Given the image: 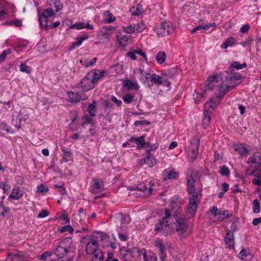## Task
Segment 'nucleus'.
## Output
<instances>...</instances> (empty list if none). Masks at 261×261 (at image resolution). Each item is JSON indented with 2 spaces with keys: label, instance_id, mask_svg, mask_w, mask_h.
I'll list each match as a JSON object with an SVG mask.
<instances>
[{
  "label": "nucleus",
  "instance_id": "1",
  "mask_svg": "<svg viewBox=\"0 0 261 261\" xmlns=\"http://www.w3.org/2000/svg\"><path fill=\"white\" fill-rule=\"evenodd\" d=\"M173 218L169 209H165L164 216L162 220L156 223L154 231L156 233L161 232L165 235L170 232L173 228Z\"/></svg>",
  "mask_w": 261,
  "mask_h": 261
},
{
  "label": "nucleus",
  "instance_id": "2",
  "mask_svg": "<svg viewBox=\"0 0 261 261\" xmlns=\"http://www.w3.org/2000/svg\"><path fill=\"white\" fill-rule=\"evenodd\" d=\"M235 87V84L228 85L226 83L221 84L220 86L213 94L210 101L206 103V108H215L219 103L223 96L230 90Z\"/></svg>",
  "mask_w": 261,
  "mask_h": 261
},
{
  "label": "nucleus",
  "instance_id": "3",
  "mask_svg": "<svg viewBox=\"0 0 261 261\" xmlns=\"http://www.w3.org/2000/svg\"><path fill=\"white\" fill-rule=\"evenodd\" d=\"M74 248L71 238H66L58 243L55 249L54 253L58 258H62L74 250Z\"/></svg>",
  "mask_w": 261,
  "mask_h": 261
},
{
  "label": "nucleus",
  "instance_id": "4",
  "mask_svg": "<svg viewBox=\"0 0 261 261\" xmlns=\"http://www.w3.org/2000/svg\"><path fill=\"white\" fill-rule=\"evenodd\" d=\"M247 163L249 165L250 168L252 169L251 174L256 176L257 170L261 168V154L259 152L252 154L248 159Z\"/></svg>",
  "mask_w": 261,
  "mask_h": 261
},
{
  "label": "nucleus",
  "instance_id": "5",
  "mask_svg": "<svg viewBox=\"0 0 261 261\" xmlns=\"http://www.w3.org/2000/svg\"><path fill=\"white\" fill-rule=\"evenodd\" d=\"M190 145L187 151L189 162H194L197 157L199 148V140L193 138L190 141Z\"/></svg>",
  "mask_w": 261,
  "mask_h": 261
},
{
  "label": "nucleus",
  "instance_id": "6",
  "mask_svg": "<svg viewBox=\"0 0 261 261\" xmlns=\"http://www.w3.org/2000/svg\"><path fill=\"white\" fill-rule=\"evenodd\" d=\"M176 220V230L181 238H185L187 234L188 229L186 219L183 217H178L177 216L174 218Z\"/></svg>",
  "mask_w": 261,
  "mask_h": 261
},
{
  "label": "nucleus",
  "instance_id": "7",
  "mask_svg": "<svg viewBox=\"0 0 261 261\" xmlns=\"http://www.w3.org/2000/svg\"><path fill=\"white\" fill-rule=\"evenodd\" d=\"M223 79L220 74L214 73L207 77L205 90H212L222 83Z\"/></svg>",
  "mask_w": 261,
  "mask_h": 261
},
{
  "label": "nucleus",
  "instance_id": "8",
  "mask_svg": "<svg viewBox=\"0 0 261 261\" xmlns=\"http://www.w3.org/2000/svg\"><path fill=\"white\" fill-rule=\"evenodd\" d=\"M154 31L159 36H164L169 35L173 31V28L168 22H163L155 27Z\"/></svg>",
  "mask_w": 261,
  "mask_h": 261
},
{
  "label": "nucleus",
  "instance_id": "9",
  "mask_svg": "<svg viewBox=\"0 0 261 261\" xmlns=\"http://www.w3.org/2000/svg\"><path fill=\"white\" fill-rule=\"evenodd\" d=\"M195 177L193 175V172L189 173L187 176V191L189 194L194 196L198 195V193L195 189Z\"/></svg>",
  "mask_w": 261,
  "mask_h": 261
},
{
  "label": "nucleus",
  "instance_id": "10",
  "mask_svg": "<svg viewBox=\"0 0 261 261\" xmlns=\"http://www.w3.org/2000/svg\"><path fill=\"white\" fill-rule=\"evenodd\" d=\"M98 249V244L95 237L91 236L89 242L87 243L86 246V251L88 254H92L96 252Z\"/></svg>",
  "mask_w": 261,
  "mask_h": 261
},
{
  "label": "nucleus",
  "instance_id": "11",
  "mask_svg": "<svg viewBox=\"0 0 261 261\" xmlns=\"http://www.w3.org/2000/svg\"><path fill=\"white\" fill-rule=\"evenodd\" d=\"M199 203V198L198 195H190L189 197V203L188 208V213L191 215H194L196 213L197 206Z\"/></svg>",
  "mask_w": 261,
  "mask_h": 261
},
{
  "label": "nucleus",
  "instance_id": "12",
  "mask_svg": "<svg viewBox=\"0 0 261 261\" xmlns=\"http://www.w3.org/2000/svg\"><path fill=\"white\" fill-rule=\"evenodd\" d=\"M91 74H89L88 73L81 82V87L85 91H88L94 87L95 83L91 79Z\"/></svg>",
  "mask_w": 261,
  "mask_h": 261
},
{
  "label": "nucleus",
  "instance_id": "13",
  "mask_svg": "<svg viewBox=\"0 0 261 261\" xmlns=\"http://www.w3.org/2000/svg\"><path fill=\"white\" fill-rule=\"evenodd\" d=\"M146 78L147 81L146 83L149 87L153 86V84L161 85L163 83V79L155 73L147 74Z\"/></svg>",
  "mask_w": 261,
  "mask_h": 261
},
{
  "label": "nucleus",
  "instance_id": "14",
  "mask_svg": "<svg viewBox=\"0 0 261 261\" xmlns=\"http://www.w3.org/2000/svg\"><path fill=\"white\" fill-rule=\"evenodd\" d=\"M117 30V28L112 25H104L99 30V34L104 38L109 39Z\"/></svg>",
  "mask_w": 261,
  "mask_h": 261
},
{
  "label": "nucleus",
  "instance_id": "15",
  "mask_svg": "<svg viewBox=\"0 0 261 261\" xmlns=\"http://www.w3.org/2000/svg\"><path fill=\"white\" fill-rule=\"evenodd\" d=\"M181 206V202L178 200L177 198L172 197L171 199L170 207L169 208L171 211V214L172 215V217L174 218L175 215H177L179 210Z\"/></svg>",
  "mask_w": 261,
  "mask_h": 261
},
{
  "label": "nucleus",
  "instance_id": "16",
  "mask_svg": "<svg viewBox=\"0 0 261 261\" xmlns=\"http://www.w3.org/2000/svg\"><path fill=\"white\" fill-rule=\"evenodd\" d=\"M67 95L68 101L71 103H77L86 99L84 95L81 94L78 92L68 91Z\"/></svg>",
  "mask_w": 261,
  "mask_h": 261
},
{
  "label": "nucleus",
  "instance_id": "17",
  "mask_svg": "<svg viewBox=\"0 0 261 261\" xmlns=\"http://www.w3.org/2000/svg\"><path fill=\"white\" fill-rule=\"evenodd\" d=\"M116 38L119 45L123 47L126 46L132 41L130 36L123 34L121 32H117Z\"/></svg>",
  "mask_w": 261,
  "mask_h": 261
},
{
  "label": "nucleus",
  "instance_id": "18",
  "mask_svg": "<svg viewBox=\"0 0 261 261\" xmlns=\"http://www.w3.org/2000/svg\"><path fill=\"white\" fill-rule=\"evenodd\" d=\"M215 108L211 109V108H206V103L204 106V109L203 111V118L202 120V125L204 128H206L210 124L211 120V113L214 111Z\"/></svg>",
  "mask_w": 261,
  "mask_h": 261
},
{
  "label": "nucleus",
  "instance_id": "19",
  "mask_svg": "<svg viewBox=\"0 0 261 261\" xmlns=\"http://www.w3.org/2000/svg\"><path fill=\"white\" fill-rule=\"evenodd\" d=\"M153 186L154 184L152 182H149L148 187L144 182H141L138 184L137 189L146 195H150L152 192L153 189L152 187Z\"/></svg>",
  "mask_w": 261,
  "mask_h": 261
},
{
  "label": "nucleus",
  "instance_id": "20",
  "mask_svg": "<svg viewBox=\"0 0 261 261\" xmlns=\"http://www.w3.org/2000/svg\"><path fill=\"white\" fill-rule=\"evenodd\" d=\"M47 6L49 8H53L56 12H59L63 8V5L60 0H47Z\"/></svg>",
  "mask_w": 261,
  "mask_h": 261
},
{
  "label": "nucleus",
  "instance_id": "21",
  "mask_svg": "<svg viewBox=\"0 0 261 261\" xmlns=\"http://www.w3.org/2000/svg\"><path fill=\"white\" fill-rule=\"evenodd\" d=\"M24 192L18 187H15L12 190L11 194L9 196V199L18 200L23 195Z\"/></svg>",
  "mask_w": 261,
  "mask_h": 261
},
{
  "label": "nucleus",
  "instance_id": "22",
  "mask_svg": "<svg viewBox=\"0 0 261 261\" xmlns=\"http://www.w3.org/2000/svg\"><path fill=\"white\" fill-rule=\"evenodd\" d=\"M146 153H147V155L144 159V164L148 165L149 167L154 166L157 164L155 156L149 153V150H147Z\"/></svg>",
  "mask_w": 261,
  "mask_h": 261
},
{
  "label": "nucleus",
  "instance_id": "23",
  "mask_svg": "<svg viewBox=\"0 0 261 261\" xmlns=\"http://www.w3.org/2000/svg\"><path fill=\"white\" fill-rule=\"evenodd\" d=\"M226 247L229 249H233L234 247V234L232 232H228L224 238Z\"/></svg>",
  "mask_w": 261,
  "mask_h": 261
},
{
  "label": "nucleus",
  "instance_id": "24",
  "mask_svg": "<svg viewBox=\"0 0 261 261\" xmlns=\"http://www.w3.org/2000/svg\"><path fill=\"white\" fill-rule=\"evenodd\" d=\"M71 29H76L77 30H81L83 29H87L91 30L94 29L93 25L88 22L82 21L75 23L70 27Z\"/></svg>",
  "mask_w": 261,
  "mask_h": 261
},
{
  "label": "nucleus",
  "instance_id": "25",
  "mask_svg": "<svg viewBox=\"0 0 261 261\" xmlns=\"http://www.w3.org/2000/svg\"><path fill=\"white\" fill-rule=\"evenodd\" d=\"M93 180L94 182V187L92 188L91 190L93 193L97 194L98 192H101L104 190L103 182L102 180L94 178Z\"/></svg>",
  "mask_w": 261,
  "mask_h": 261
},
{
  "label": "nucleus",
  "instance_id": "26",
  "mask_svg": "<svg viewBox=\"0 0 261 261\" xmlns=\"http://www.w3.org/2000/svg\"><path fill=\"white\" fill-rule=\"evenodd\" d=\"M133 72L135 75L139 74L140 76L139 77L140 81L143 82V83H146L147 81V74H149V73L146 72L143 69L139 67L136 68L134 69Z\"/></svg>",
  "mask_w": 261,
  "mask_h": 261
},
{
  "label": "nucleus",
  "instance_id": "27",
  "mask_svg": "<svg viewBox=\"0 0 261 261\" xmlns=\"http://www.w3.org/2000/svg\"><path fill=\"white\" fill-rule=\"evenodd\" d=\"M241 79V75L239 73H233L228 76L225 80V83L228 85H232L235 84V86L238 85L237 82Z\"/></svg>",
  "mask_w": 261,
  "mask_h": 261
},
{
  "label": "nucleus",
  "instance_id": "28",
  "mask_svg": "<svg viewBox=\"0 0 261 261\" xmlns=\"http://www.w3.org/2000/svg\"><path fill=\"white\" fill-rule=\"evenodd\" d=\"M123 86L128 90L132 89L137 90L140 88V86L136 81H132L129 80H124Z\"/></svg>",
  "mask_w": 261,
  "mask_h": 261
},
{
  "label": "nucleus",
  "instance_id": "29",
  "mask_svg": "<svg viewBox=\"0 0 261 261\" xmlns=\"http://www.w3.org/2000/svg\"><path fill=\"white\" fill-rule=\"evenodd\" d=\"M252 254L248 250L242 247L240 252L238 254V257L241 260L249 261L252 258Z\"/></svg>",
  "mask_w": 261,
  "mask_h": 261
},
{
  "label": "nucleus",
  "instance_id": "30",
  "mask_svg": "<svg viewBox=\"0 0 261 261\" xmlns=\"http://www.w3.org/2000/svg\"><path fill=\"white\" fill-rule=\"evenodd\" d=\"M30 112L31 110L28 108L23 109L20 111L18 116L20 123L25 122L29 118Z\"/></svg>",
  "mask_w": 261,
  "mask_h": 261
},
{
  "label": "nucleus",
  "instance_id": "31",
  "mask_svg": "<svg viewBox=\"0 0 261 261\" xmlns=\"http://www.w3.org/2000/svg\"><path fill=\"white\" fill-rule=\"evenodd\" d=\"M103 22L105 23H110L115 21L116 18L109 10H106L103 13Z\"/></svg>",
  "mask_w": 261,
  "mask_h": 261
},
{
  "label": "nucleus",
  "instance_id": "32",
  "mask_svg": "<svg viewBox=\"0 0 261 261\" xmlns=\"http://www.w3.org/2000/svg\"><path fill=\"white\" fill-rule=\"evenodd\" d=\"M105 73L104 71L100 70H96L94 72L91 71L88 72L89 74H91V79L95 84L98 82L99 80L104 75Z\"/></svg>",
  "mask_w": 261,
  "mask_h": 261
},
{
  "label": "nucleus",
  "instance_id": "33",
  "mask_svg": "<svg viewBox=\"0 0 261 261\" xmlns=\"http://www.w3.org/2000/svg\"><path fill=\"white\" fill-rule=\"evenodd\" d=\"M130 142H133V143L134 142L136 143L137 145V148L141 149L145 145V137L144 136H142L138 138L132 137L130 138Z\"/></svg>",
  "mask_w": 261,
  "mask_h": 261
},
{
  "label": "nucleus",
  "instance_id": "34",
  "mask_svg": "<svg viewBox=\"0 0 261 261\" xmlns=\"http://www.w3.org/2000/svg\"><path fill=\"white\" fill-rule=\"evenodd\" d=\"M205 92L201 89H196L194 91L193 95V98L195 103H199L203 97Z\"/></svg>",
  "mask_w": 261,
  "mask_h": 261
},
{
  "label": "nucleus",
  "instance_id": "35",
  "mask_svg": "<svg viewBox=\"0 0 261 261\" xmlns=\"http://www.w3.org/2000/svg\"><path fill=\"white\" fill-rule=\"evenodd\" d=\"M143 256L144 261H156L157 256L151 250L147 251L146 250L145 253L142 255Z\"/></svg>",
  "mask_w": 261,
  "mask_h": 261
},
{
  "label": "nucleus",
  "instance_id": "36",
  "mask_svg": "<svg viewBox=\"0 0 261 261\" xmlns=\"http://www.w3.org/2000/svg\"><path fill=\"white\" fill-rule=\"evenodd\" d=\"M233 147L234 150L241 155H245L249 153V150L241 144H236Z\"/></svg>",
  "mask_w": 261,
  "mask_h": 261
},
{
  "label": "nucleus",
  "instance_id": "37",
  "mask_svg": "<svg viewBox=\"0 0 261 261\" xmlns=\"http://www.w3.org/2000/svg\"><path fill=\"white\" fill-rule=\"evenodd\" d=\"M232 213L228 210H223L219 209L217 216L218 220L219 221H223L225 218L230 217Z\"/></svg>",
  "mask_w": 261,
  "mask_h": 261
},
{
  "label": "nucleus",
  "instance_id": "38",
  "mask_svg": "<svg viewBox=\"0 0 261 261\" xmlns=\"http://www.w3.org/2000/svg\"><path fill=\"white\" fill-rule=\"evenodd\" d=\"M8 16L6 3L0 0V20H3Z\"/></svg>",
  "mask_w": 261,
  "mask_h": 261
},
{
  "label": "nucleus",
  "instance_id": "39",
  "mask_svg": "<svg viewBox=\"0 0 261 261\" xmlns=\"http://www.w3.org/2000/svg\"><path fill=\"white\" fill-rule=\"evenodd\" d=\"M120 254L123 257V261H129L127 256L132 255L131 249H127L125 247L120 249Z\"/></svg>",
  "mask_w": 261,
  "mask_h": 261
},
{
  "label": "nucleus",
  "instance_id": "40",
  "mask_svg": "<svg viewBox=\"0 0 261 261\" xmlns=\"http://www.w3.org/2000/svg\"><path fill=\"white\" fill-rule=\"evenodd\" d=\"M129 11L133 15H139L142 12V7L139 5H137L132 7L129 9Z\"/></svg>",
  "mask_w": 261,
  "mask_h": 261
},
{
  "label": "nucleus",
  "instance_id": "41",
  "mask_svg": "<svg viewBox=\"0 0 261 261\" xmlns=\"http://www.w3.org/2000/svg\"><path fill=\"white\" fill-rule=\"evenodd\" d=\"M235 39L233 37L228 38L221 45L222 49H226L228 47L232 46L234 43Z\"/></svg>",
  "mask_w": 261,
  "mask_h": 261
},
{
  "label": "nucleus",
  "instance_id": "42",
  "mask_svg": "<svg viewBox=\"0 0 261 261\" xmlns=\"http://www.w3.org/2000/svg\"><path fill=\"white\" fill-rule=\"evenodd\" d=\"M155 59L159 64H162L164 63L166 59L165 53L164 51H159L155 57Z\"/></svg>",
  "mask_w": 261,
  "mask_h": 261
},
{
  "label": "nucleus",
  "instance_id": "43",
  "mask_svg": "<svg viewBox=\"0 0 261 261\" xmlns=\"http://www.w3.org/2000/svg\"><path fill=\"white\" fill-rule=\"evenodd\" d=\"M96 60L97 58H94L91 59V60L86 59L84 60H81L80 62L84 66L88 67L94 65L96 62Z\"/></svg>",
  "mask_w": 261,
  "mask_h": 261
},
{
  "label": "nucleus",
  "instance_id": "44",
  "mask_svg": "<svg viewBox=\"0 0 261 261\" xmlns=\"http://www.w3.org/2000/svg\"><path fill=\"white\" fill-rule=\"evenodd\" d=\"M94 255L91 258V261H102L103 260V253L101 251L99 250L96 252L93 253Z\"/></svg>",
  "mask_w": 261,
  "mask_h": 261
},
{
  "label": "nucleus",
  "instance_id": "45",
  "mask_svg": "<svg viewBox=\"0 0 261 261\" xmlns=\"http://www.w3.org/2000/svg\"><path fill=\"white\" fill-rule=\"evenodd\" d=\"M146 249L145 248H141L138 247H134L131 249L132 255L137 254L138 256L143 255L145 253Z\"/></svg>",
  "mask_w": 261,
  "mask_h": 261
},
{
  "label": "nucleus",
  "instance_id": "46",
  "mask_svg": "<svg viewBox=\"0 0 261 261\" xmlns=\"http://www.w3.org/2000/svg\"><path fill=\"white\" fill-rule=\"evenodd\" d=\"M88 111L90 115L92 117L96 115V102L94 101L88 106Z\"/></svg>",
  "mask_w": 261,
  "mask_h": 261
},
{
  "label": "nucleus",
  "instance_id": "47",
  "mask_svg": "<svg viewBox=\"0 0 261 261\" xmlns=\"http://www.w3.org/2000/svg\"><path fill=\"white\" fill-rule=\"evenodd\" d=\"M122 31L124 33L132 34L135 32V23L131 24L128 26L122 27Z\"/></svg>",
  "mask_w": 261,
  "mask_h": 261
},
{
  "label": "nucleus",
  "instance_id": "48",
  "mask_svg": "<svg viewBox=\"0 0 261 261\" xmlns=\"http://www.w3.org/2000/svg\"><path fill=\"white\" fill-rule=\"evenodd\" d=\"M55 12L56 11H54V9L53 8L49 7L48 8L44 10L41 15L48 18L49 17L54 16Z\"/></svg>",
  "mask_w": 261,
  "mask_h": 261
},
{
  "label": "nucleus",
  "instance_id": "49",
  "mask_svg": "<svg viewBox=\"0 0 261 261\" xmlns=\"http://www.w3.org/2000/svg\"><path fill=\"white\" fill-rule=\"evenodd\" d=\"M231 67L235 68L237 70H240L247 67V64L245 63L240 64L238 61H234L231 64Z\"/></svg>",
  "mask_w": 261,
  "mask_h": 261
},
{
  "label": "nucleus",
  "instance_id": "50",
  "mask_svg": "<svg viewBox=\"0 0 261 261\" xmlns=\"http://www.w3.org/2000/svg\"><path fill=\"white\" fill-rule=\"evenodd\" d=\"M260 203L258 199H256L253 201L252 209L254 213L257 214L260 212Z\"/></svg>",
  "mask_w": 261,
  "mask_h": 261
},
{
  "label": "nucleus",
  "instance_id": "51",
  "mask_svg": "<svg viewBox=\"0 0 261 261\" xmlns=\"http://www.w3.org/2000/svg\"><path fill=\"white\" fill-rule=\"evenodd\" d=\"M58 230L60 232L63 233L65 231H68L70 233H73L74 231L73 228L70 225H67L58 228Z\"/></svg>",
  "mask_w": 261,
  "mask_h": 261
},
{
  "label": "nucleus",
  "instance_id": "52",
  "mask_svg": "<svg viewBox=\"0 0 261 261\" xmlns=\"http://www.w3.org/2000/svg\"><path fill=\"white\" fill-rule=\"evenodd\" d=\"M146 28V24L143 22L135 24V32L137 33L142 32Z\"/></svg>",
  "mask_w": 261,
  "mask_h": 261
},
{
  "label": "nucleus",
  "instance_id": "53",
  "mask_svg": "<svg viewBox=\"0 0 261 261\" xmlns=\"http://www.w3.org/2000/svg\"><path fill=\"white\" fill-rule=\"evenodd\" d=\"M39 22L42 28L46 29L47 27V18L42 15H39Z\"/></svg>",
  "mask_w": 261,
  "mask_h": 261
},
{
  "label": "nucleus",
  "instance_id": "54",
  "mask_svg": "<svg viewBox=\"0 0 261 261\" xmlns=\"http://www.w3.org/2000/svg\"><path fill=\"white\" fill-rule=\"evenodd\" d=\"M19 70L22 72H25L29 74L31 72V69L25 63H21L19 66Z\"/></svg>",
  "mask_w": 261,
  "mask_h": 261
},
{
  "label": "nucleus",
  "instance_id": "55",
  "mask_svg": "<svg viewBox=\"0 0 261 261\" xmlns=\"http://www.w3.org/2000/svg\"><path fill=\"white\" fill-rule=\"evenodd\" d=\"M123 101L127 103H130L133 102L134 99V96L130 94H127L123 96Z\"/></svg>",
  "mask_w": 261,
  "mask_h": 261
},
{
  "label": "nucleus",
  "instance_id": "56",
  "mask_svg": "<svg viewBox=\"0 0 261 261\" xmlns=\"http://www.w3.org/2000/svg\"><path fill=\"white\" fill-rule=\"evenodd\" d=\"M12 51V49L11 48H9L8 49H6L5 50H4L2 53L0 55V63L3 62L7 56L8 55H9L10 54Z\"/></svg>",
  "mask_w": 261,
  "mask_h": 261
},
{
  "label": "nucleus",
  "instance_id": "57",
  "mask_svg": "<svg viewBox=\"0 0 261 261\" xmlns=\"http://www.w3.org/2000/svg\"><path fill=\"white\" fill-rule=\"evenodd\" d=\"M48 191V188L44 184H40L37 187V193H45Z\"/></svg>",
  "mask_w": 261,
  "mask_h": 261
},
{
  "label": "nucleus",
  "instance_id": "58",
  "mask_svg": "<svg viewBox=\"0 0 261 261\" xmlns=\"http://www.w3.org/2000/svg\"><path fill=\"white\" fill-rule=\"evenodd\" d=\"M220 173L223 176H228L230 174V171L228 168L226 166H223L220 168Z\"/></svg>",
  "mask_w": 261,
  "mask_h": 261
},
{
  "label": "nucleus",
  "instance_id": "59",
  "mask_svg": "<svg viewBox=\"0 0 261 261\" xmlns=\"http://www.w3.org/2000/svg\"><path fill=\"white\" fill-rule=\"evenodd\" d=\"M10 188V187L9 185H8L4 182H0V189H3L4 191V192L5 194H7L9 193Z\"/></svg>",
  "mask_w": 261,
  "mask_h": 261
},
{
  "label": "nucleus",
  "instance_id": "60",
  "mask_svg": "<svg viewBox=\"0 0 261 261\" xmlns=\"http://www.w3.org/2000/svg\"><path fill=\"white\" fill-rule=\"evenodd\" d=\"M51 255V253L48 251H45L41 255H38L37 258L40 260H45L47 258L50 257Z\"/></svg>",
  "mask_w": 261,
  "mask_h": 261
},
{
  "label": "nucleus",
  "instance_id": "61",
  "mask_svg": "<svg viewBox=\"0 0 261 261\" xmlns=\"http://www.w3.org/2000/svg\"><path fill=\"white\" fill-rule=\"evenodd\" d=\"M64 152L62 160L65 162H67L70 160V153L69 151L62 149Z\"/></svg>",
  "mask_w": 261,
  "mask_h": 261
},
{
  "label": "nucleus",
  "instance_id": "62",
  "mask_svg": "<svg viewBox=\"0 0 261 261\" xmlns=\"http://www.w3.org/2000/svg\"><path fill=\"white\" fill-rule=\"evenodd\" d=\"M135 53H136V54L142 56L145 61V62L147 64H148V61L147 56H146V54H145V53L144 51H143L142 50H141L140 49L135 50Z\"/></svg>",
  "mask_w": 261,
  "mask_h": 261
},
{
  "label": "nucleus",
  "instance_id": "63",
  "mask_svg": "<svg viewBox=\"0 0 261 261\" xmlns=\"http://www.w3.org/2000/svg\"><path fill=\"white\" fill-rule=\"evenodd\" d=\"M256 176H255L256 178L253 179L252 183L254 185L261 186V176H259L256 172Z\"/></svg>",
  "mask_w": 261,
  "mask_h": 261
},
{
  "label": "nucleus",
  "instance_id": "64",
  "mask_svg": "<svg viewBox=\"0 0 261 261\" xmlns=\"http://www.w3.org/2000/svg\"><path fill=\"white\" fill-rule=\"evenodd\" d=\"M155 246L159 249V251H163L165 249V247L162 243V241L161 240H157L155 241Z\"/></svg>",
  "mask_w": 261,
  "mask_h": 261
}]
</instances>
